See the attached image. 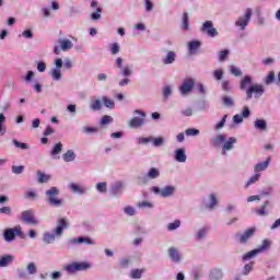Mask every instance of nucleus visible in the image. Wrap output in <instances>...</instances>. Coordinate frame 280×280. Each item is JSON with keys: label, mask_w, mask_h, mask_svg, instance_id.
Segmentation results:
<instances>
[{"label": "nucleus", "mask_w": 280, "mask_h": 280, "mask_svg": "<svg viewBox=\"0 0 280 280\" xmlns=\"http://www.w3.org/2000/svg\"><path fill=\"white\" fill-rule=\"evenodd\" d=\"M58 196H60V189H58V187H51L50 189L46 190V197H47L48 203L51 207L62 206V199L58 198Z\"/></svg>", "instance_id": "f257e3e1"}, {"label": "nucleus", "mask_w": 280, "mask_h": 280, "mask_svg": "<svg viewBox=\"0 0 280 280\" xmlns=\"http://www.w3.org/2000/svg\"><path fill=\"white\" fill-rule=\"evenodd\" d=\"M89 268H91V264L89 262H72L67 265L65 270H67L69 275H75V272L89 270Z\"/></svg>", "instance_id": "f03ea898"}, {"label": "nucleus", "mask_w": 280, "mask_h": 280, "mask_svg": "<svg viewBox=\"0 0 280 280\" xmlns=\"http://www.w3.org/2000/svg\"><path fill=\"white\" fill-rule=\"evenodd\" d=\"M194 86H196V80L191 78L185 79L179 88L180 95H189L194 91Z\"/></svg>", "instance_id": "7ed1b4c3"}, {"label": "nucleus", "mask_w": 280, "mask_h": 280, "mask_svg": "<svg viewBox=\"0 0 280 280\" xmlns=\"http://www.w3.org/2000/svg\"><path fill=\"white\" fill-rule=\"evenodd\" d=\"M135 114L141 116L142 118H139V117L131 118L129 120V128H141V126L145 124V114L140 109H136Z\"/></svg>", "instance_id": "20e7f679"}, {"label": "nucleus", "mask_w": 280, "mask_h": 280, "mask_svg": "<svg viewBox=\"0 0 280 280\" xmlns=\"http://www.w3.org/2000/svg\"><path fill=\"white\" fill-rule=\"evenodd\" d=\"M264 85L261 84L252 85L246 91V100H253V94L256 97H261V95H264Z\"/></svg>", "instance_id": "39448f33"}, {"label": "nucleus", "mask_w": 280, "mask_h": 280, "mask_svg": "<svg viewBox=\"0 0 280 280\" xmlns=\"http://www.w3.org/2000/svg\"><path fill=\"white\" fill-rule=\"evenodd\" d=\"M16 235L22 236L23 232L21 231V226H16V228H9L4 231L3 236L5 242H13V240L16 238Z\"/></svg>", "instance_id": "423d86ee"}, {"label": "nucleus", "mask_w": 280, "mask_h": 280, "mask_svg": "<svg viewBox=\"0 0 280 280\" xmlns=\"http://www.w3.org/2000/svg\"><path fill=\"white\" fill-rule=\"evenodd\" d=\"M201 32L202 34H207L210 38H215V36H218V30L213 27V22L211 21H206L202 24Z\"/></svg>", "instance_id": "0eeeda50"}, {"label": "nucleus", "mask_w": 280, "mask_h": 280, "mask_svg": "<svg viewBox=\"0 0 280 280\" xmlns=\"http://www.w3.org/2000/svg\"><path fill=\"white\" fill-rule=\"evenodd\" d=\"M253 16V10L247 9L245 11V15L243 18H240L236 22L235 25L237 27H241V30H246V26L248 25L250 18Z\"/></svg>", "instance_id": "6e6552de"}, {"label": "nucleus", "mask_w": 280, "mask_h": 280, "mask_svg": "<svg viewBox=\"0 0 280 280\" xmlns=\"http://www.w3.org/2000/svg\"><path fill=\"white\" fill-rule=\"evenodd\" d=\"M22 222L31 224V226H36V224H38V220L34 217L33 210H25L22 212Z\"/></svg>", "instance_id": "1a4fd4ad"}, {"label": "nucleus", "mask_w": 280, "mask_h": 280, "mask_svg": "<svg viewBox=\"0 0 280 280\" xmlns=\"http://www.w3.org/2000/svg\"><path fill=\"white\" fill-rule=\"evenodd\" d=\"M255 231H257L256 228H249L245 231L244 234H241L238 237V241L241 244H246L250 237L255 235Z\"/></svg>", "instance_id": "9d476101"}, {"label": "nucleus", "mask_w": 280, "mask_h": 280, "mask_svg": "<svg viewBox=\"0 0 280 280\" xmlns=\"http://www.w3.org/2000/svg\"><path fill=\"white\" fill-rule=\"evenodd\" d=\"M75 244H88V245H93L95 243H93V240L89 238V237H79V238H71L69 242H68V245L69 246H73Z\"/></svg>", "instance_id": "9b49d317"}, {"label": "nucleus", "mask_w": 280, "mask_h": 280, "mask_svg": "<svg viewBox=\"0 0 280 280\" xmlns=\"http://www.w3.org/2000/svg\"><path fill=\"white\" fill-rule=\"evenodd\" d=\"M67 226H69L67 219H65V218L59 219L58 225L55 230L56 235H62V231H65V229H67Z\"/></svg>", "instance_id": "f8f14e48"}, {"label": "nucleus", "mask_w": 280, "mask_h": 280, "mask_svg": "<svg viewBox=\"0 0 280 280\" xmlns=\"http://www.w3.org/2000/svg\"><path fill=\"white\" fill-rule=\"evenodd\" d=\"M168 256L175 264H178V261H180V252H178L176 247L168 248Z\"/></svg>", "instance_id": "ddd939ff"}, {"label": "nucleus", "mask_w": 280, "mask_h": 280, "mask_svg": "<svg viewBox=\"0 0 280 280\" xmlns=\"http://www.w3.org/2000/svg\"><path fill=\"white\" fill-rule=\"evenodd\" d=\"M268 165H270V158H267L265 162L256 164L254 167V172L256 174H259V172H265V170H268Z\"/></svg>", "instance_id": "4468645a"}, {"label": "nucleus", "mask_w": 280, "mask_h": 280, "mask_svg": "<svg viewBox=\"0 0 280 280\" xmlns=\"http://www.w3.org/2000/svg\"><path fill=\"white\" fill-rule=\"evenodd\" d=\"M91 8H96V13L91 14L92 21H100L102 19V8L97 7V1H92Z\"/></svg>", "instance_id": "2eb2a0df"}, {"label": "nucleus", "mask_w": 280, "mask_h": 280, "mask_svg": "<svg viewBox=\"0 0 280 280\" xmlns=\"http://www.w3.org/2000/svg\"><path fill=\"white\" fill-rule=\"evenodd\" d=\"M175 161H177V163H185V161H187V154H185V149L176 150Z\"/></svg>", "instance_id": "dca6fc26"}, {"label": "nucleus", "mask_w": 280, "mask_h": 280, "mask_svg": "<svg viewBox=\"0 0 280 280\" xmlns=\"http://www.w3.org/2000/svg\"><path fill=\"white\" fill-rule=\"evenodd\" d=\"M234 143H237V138H235V137L229 138V140L223 144V148H222L223 154L229 152V150H233Z\"/></svg>", "instance_id": "f3484780"}, {"label": "nucleus", "mask_w": 280, "mask_h": 280, "mask_svg": "<svg viewBox=\"0 0 280 280\" xmlns=\"http://www.w3.org/2000/svg\"><path fill=\"white\" fill-rule=\"evenodd\" d=\"M59 45L61 51H69V49H73V42H71L70 39H60Z\"/></svg>", "instance_id": "a211bd4d"}, {"label": "nucleus", "mask_w": 280, "mask_h": 280, "mask_svg": "<svg viewBox=\"0 0 280 280\" xmlns=\"http://www.w3.org/2000/svg\"><path fill=\"white\" fill-rule=\"evenodd\" d=\"M14 261V256L12 255H7L0 258V268H5L10 266Z\"/></svg>", "instance_id": "6ab92c4d"}, {"label": "nucleus", "mask_w": 280, "mask_h": 280, "mask_svg": "<svg viewBox=\"0 0 280 280\" xmlns=\"http://www.w3.org/2000/svg\"><path fill=\"white\" fill-rule=\"evenodd\" d=\"M174 191H176L174 186H166L161 190V196L162 198H170V196L174 195Z\"/></svg>", "instance_id": "aec40b11"}, {"label": "nucleus", "mask_w": 280, "mask_h": 280, "mask_svg": "<svg viewBox=\"0 0 280 280\" xmlns=\"http://www.w3.org/2000/svg\"><path fill=\"white\" fill-rule=\"evenodd\" d=\"M62 160L65 163H71L72 161H75V152H73V150H68L66 153H63Z\"/></svg>", "instance_id": "412c9836"}, {"label": "nucleus", "mask_w": 280, "mask_h": 280, "mask_svg": "<svg viewBox=\"0 0 280 280\" xmlns=\"http://www.w3.org/2000/svg\"><path fill=\"white\" fill-rule=\"evenodd\" d=\"M182 30L188 31L189 30V13L184 12L182 18Z\"/></svg>", "instance_id": "4be33fe9"}, {"label": "nucleus", "mask_w": 280, "mask_h": 280, "mask_svg": "<svg viewBox=\"0 0 280 280\" xmlns=\"http://www.w3.org/2000/svg\"><path fill=\"white\" fill-rule=\"evenodd\" d=\"M202 45V43H200V40H191L188 43V49L190 51V54H194V51L200 49V46Z\"/></svg>", "instance_id": "5701e85b"}, {"label": "nucleus", "mask_w": 280, "mask_h": 280, "mask_svg": "<svg viewBox=\"0 0 280 280\" xmlns=\"http://www.w3.org/2000/svg\"><path fill=\"white\" fill-rule=\"evenodd\" d=\"M254 126L256 130H266L268 128V125L264 119H256Z\"/></svg>", "instance_id": "b1692460"}, {"label": "nucleus", "mask_w": 280, "mask_h": 280, "mask_svg": "<svg viewBox=\"0 0 280 280\" xmlns=\"http://www.w3.org/2000/svg\"><path fill=\"white\" fill-rule=\"evenodd\" d=\"M176 60V54L174 51H168L166 57L163 59L164 65H172Z\"/></svg>", "instance_id": "393cba45"}, {"label": "nucleus", "mask_w": 280, "mask_h": 280, "mask_svg": "<svg viewBox=\"0 0 280 280\" xmlns=\"http://www.w3.org/2000/svg\"><path fill=\"white\" fill-rule=\"evenodd\" d=\"M223 273H222V269H213L210 272V280H220L222 279Z\"/></svg>", "instance_id": "a878e982"}, {"label": "nucleus", "mask_w": 280, "mask_h": 280, "mask_svg": "<svg viewBox=\"0 0 280 280\" xmlns=\"http://www.w3.org/2000/svg\"><path fill=\"white\" fill-rule=\"evenodd\" d=\"M44 242L45 244H54L56 242V235L49 232L44 234Z\"/></svg>", "instance_id": "bb28decb"}, {"label": "nucleus", "mask_w": 280, "mask_h": 280, "mask_svg": "<svg viewBox=\"0 0 280 280\" xmlns=\"http://www.w3.org/2000/svg\"><path fill=\"white\" fill-rule=\"evenodd\" d=\"M257 255H259V252L257 249H253L243 255L242 259L243 261H248V259H253V257H257Z\"/></svg>", "instance_id": "cd10ccee"}, {"label": "nucleus", "mask_w": 280, "mask_h": 280, "mask_svg": "<svg viewBox=\"0 0 280 280\" xmlns=\"http://www.w3.org/2000/svg\"><path fill=\"white\" fill-rule=\"evenodd\" d=\"M252 82H253V79H250V77H244L240 85L241 91H244L246 86L250 85Z\"/></svg>", "instance_id": "c85d7f7f"}, {"label": "nucleus", "mask_w": 280, "mask_h": 280, "mask_svg": "<svg viewBox=\"0 0 280 280\" xmlns=\"http://www.w3.org/2000/svg\"><path fill=\"white\" fill-rule=\"evenodd\" d=\"M102 102H103L104 106H106V108H115V101L114 100H110L106 96H103Z\"/></svg>", "instance_id": "c756f323"}, {"label": "nucleus", "mask_w": 280, "mask_h": 280, "mask_svg": "<svg viewBox=\"0 0 280 280\" xmlns=\"http://www.w3.org/2000/svg\"><path fill=\"white\" fill-rule=\"evenodd\" d=\"M268 248H270V241L264 240L261 245L256 248V250H258V253H264V250H268Z\"/></svg>", "instance_id": "7c9ffc66"}, {"label": "nucleus", "mask_w": 280, "mask_h": 280, "mask_svg": "<svg viewBox=\"0 0 280 280\" xmlns=\"http://www.w3.org/2000/svg\"><path fill=\"white\" fill-rule=\"evenodd\" d=\"M62 152V144L61 142H58L54 145L52 150L50 151L51 156H56V154H60Z\"/></svg>", "instance_id": "2f4dec72"}, {"label": "nucleus", "mask_w": 280, "mask_h": 280, "mask_svg": "<svg viewBox=\"0 0 280 280\" xmlns=\"http://www.w3.org/2000/svg\"><path fill=\"white\" fill-rule=\"evenodd\" d=\"M224 141H226V137L224 135H220L214 137V139L212 140V144L220 145L221 143H224Z\"/></svg>", "instance_id": "473e14b6"}, {"label": "nucleus", "mask_w": 280, "mask_h": 280, "mask_svg": "<svg viewBox=\"0 0 280 280\" xmlns=\"http://www.w3.org/2000/svg\"><path fill=\"white\" fill-rule=\"evenodd\" d=\"M222 102H223V106H226V107L235 106V102L230 96H223Z\"/></svg>", "instance_id": "72a5a7b5"}, {"label": "nucleus", "mask_w": 280, "mask_h": 280, "mask_svg": "<svg viewBox=\"0 0 280 280\" xmlns=\"http://www.w3.org/2000/svg\"><path fill=\"white\" fill-rule=\"evenodd\" d=\"M259 178H261V174H259V173L254 174V176L248 179L245 187H250V185H254V183H257V180H259Z\"/></svg>", "instance_id": "f704fd0d"}, {"label": "nucleus", "mask_w": 280, "mask_h": 280, "mask_svg": "<svg viewBox=\"0 0 280 280\" xmlns=\"http://www.w3.org/2000/svg\"><path fill=\"white\" fill-rule=\"evenodd\" d=\"M70 189L71 191H73L74 194H84V189L82 188V186L78 185V184H74L72 183L70 185Z\"/></svg>", "instance_id": "c9c22d12"}, {"label": "nucleus", "mask_w": 280, "mask_h": 280, "mask_svg": "<svg viewBox=\"0 0 280 280\" xmlns=\"http://www.w3.org/2000/svg\"><path fill=\"white\" fill-rule=\"evenodd\" d=\"M37 176H38V183H47L51 178V176L45 175L40 171L37 172Z\"/></svg>", "instance_id": "e433bc0d"}, {"label": "nucleus", "mask_w": 280, "mask_h": 280, "mask_svg": "<svg viewBox=\"0 0 280 280\" xmlns=\"http://www.w3.org/2000/svg\"><path fill=\"white\" fill-rule=\"evenodd\" d=\"M142 275H143V270H141V269H133L130 272L131 279H141Z\"/></svg>", "instance_id": "4c0bfd02"}, {"label": "nucleus", "mask_w": 280, "mask_h": 280, "mask_svg": "<svg viewBox=\"0 0 280 280\" xmlns=\"http://www.w3.org/2000/svg\"><path fill=\"white\" fill-rule=\"evenodd\" d=\"M160 172L156 170V168H151L150 171H149V173H148V178H152V179H154V178H159V176H160Z\"/></svg>", "instance_id": "58836bf2"}, {"label": "nucleus", "mask_w": 280, "mask_h": 280, "mask_svg": "<svg viewBox=\"0 0 280 280\" xmlns=\"http://www.w3.org/2000/svg\"><path fill=\"white\" fill-rule=\"evenodd\" d=\"M185 135L187 137H196V136L200 135V130L194 129V128H189V129H186Z\"/></svg>", "instance_id": "ea45409f"}, {"label": "nucleus", "mask_w": 280, "mask_h": 280, "mask_svg": "<svg viewBox=\"0 0 280 280\" xmlns=\"http://www.w3.org/2000/svg\"><path fill=\"white\" fill-rule=\"evenodd\" d=\"M268 205H269V201H265L262 207L256 210V213L258 215H267L266 209H267Z\"/></svg>", "instance_id": "a19ab883"}, {"label": "nucleus", "mask_w": 280, "mask_h": 280, "mask_svg": "<svg viewBox=\"0 0 280 280\" xmlns=\"http://www.w3.org/2000/svg\"><path fill=\"white\" fill-rule=\"evenodd\" d=\"M90 108H91L92 110H102V101H100V100L94 101V102L91 104Z\"/></svg>", "instance_id": "79ce46f5"}, {"label": "nucleus", "mask_w": 280, "mask_h": 280, "mask_svg": "<svg viewBox=\"0 0 280 280\" xmlns=\"http://www.w3.org/2000/svg\"><path fill=\"white\" fill-rule=\"evenodd\" d=\"M272 82H275V71H270L265 78V84H272Z\"/></svg>", "instance_id": "37998d69"}, {"label": "nucleus", "mask_w": 280, "mask_h": 280, "mask_svg": "<svg viewBox=\"0 0 280 280\" xmlns=\"http://www.w3.org/2000/svg\"><path fill=\"white\" fill-rule=\"evenodd\" d=\"M253 266H255L254 261H250L249 264L245 265L243 269V275H249L250 270H253Z\"/></svg>", "instance_id": "c03bdc74"}, {"label": "nucleus", "mask_w": 280, "mask_h": 280, "mask_svg": "<svg viewBox=\"0 0 280 280\" xmlns=\"http://www.w3.org/2000/svg\"><path fill=\"white\" fill-rule=\"evenodd\" d=\"M26 270L30 275H36L37 272L36 265L34 262H30L26 267Z\"/></svg>", "instance_id": "a18cd8bd"}, {"label": "nucleus", "mask_w": 280, "mask_h": 280, "mask_svg": "<svg viewBox=\"0 0 280 280\" xmlns=\"http://www.w3.org/2000/svg\"><path fill=\"white\" fill-rule=\"evenodd\" d=\"M15 148H21V150H27L30 145L27 143L19 142L16 139L13 140Z\"/></svg>", "instance_id": "49530a36"}, {"label": "nucleus", "mask_w": 280, "mask_h": 280, "mask_svg": "<svg viewBox=\"0 0 280 280\" xmlns=\"http://www.w3.org/2000/svg\"><path fill=\"white\" fill-rule=\"evenodd\" d=\"M119 50H120L119 44L113 43L110 45V51H112L113 56H117V54H119Z\"/></svg>", "instance_id": "de8ad7c7"}, {"label": "nucleus", "mask_w": 280, "mask_h": 280, "mask_svg": "<svg viewBox=\"0 0 280 280\" xmlns=\"http://www.w3.org/2000/svg\"><path fill=\"white\" fill-rule=\"evenodd\" d=\"M113 117L105 115L101 119V126H106V124H112Z\"/></svg>", "instance_id": "09e8293b"}, {"label": "nucleus", "mask_w": 280, "mask_h": 280, "mask_svg": "<svg viewBox=\"0 0 280 280\" xmlns=\"http://www.w3.org/2000/svg\"><path fill=\"white\" fill-rule=\"evenodd\" d=\"M24 171H25V166H23V165L12 166V173L13 174H23Z\"/></svg>", "instance_id": "8fccbe9b"}, {"label": "nucleus", "mask_w": 280, "mask_h": 280, "mask_svg": "<svg viewBox=\"0 0 280 280\" xmlns=\"http://www.w3.org/2000/svg\"><path fill=\"white\" fill-rule=\"evenodd\" d=\"M163 143H165V139H163L162 137L155 138L153 140V145L155 148H161V145H163Z\"/></svg>", "instance_id": "3c124183"}, {"label": "nucleus", "mask_w": 280, "mask_h": 280, "mask_svg": "<svg viewBox=\"0 0 280 280\" xmlns=\"http://www.w3.org/2000/svg\"><path fill=\"white\" fill-rule=\"evenodd\" d=\"M232 75H235L236 78H240V75H242V70H240V68L231 66L230 69Z\"/></svg>", "instance_id": "603ef678"}, {"label": "nucleus", "mask_w": 280, "mask_h": 280, "mask_svg": "<svg viewBox=\"0 0 280 280\" xmlns=\"http://www.w3.org/2000/svg\"><path fill=\"white\" fill-rule=\"evenodd\" d=\"M138 207L140 209H152L153 205L150 201H142V202L138 203Z\"/></svg>", "instance_id": "864d4df0"}, {"label": "nucleus", "mask_w": 280, "mask_h": 280, "mask_svg": "<svg viewBox=\"0 0 280 280\" xmlns=\"http://www.w3.org/2000/svg\"><path fill=\"white\" fill-rule=\"evenodd\" d=\"M51 77L54 78V80H60V78H62V73L60 72V69H54L51 72Z\"/></svg>", "instance_id": "5fc2aeb1"}, {"label": "nucleus", "mask_w": 280, "mask_h": 280, "mask_svg": "<svg viewBox=\"0 0 280 280\" xmlns=\"http://www.w3.org/2000/svg\"><path fill=\"white\" fill-rule=\"evenodd\" d=\"M228 56H229V49L220 51L219 52V60H220V62H224V60H226Z\"/></svg>", "instance_id": "6e6d98bb"}, {"label": "nucleus", "mask_w": 280, "mask_h": 280, "mask_svg": "<svg viewBox=\"0 0 280 280\" xmlns=\"http://www.w3.org/2000/svg\"><path fill=\"white\" fill-rule=\"evenodd\" d=\"M226 117H229V115H224L223 118L221 119V121H219L215 125L217 130H220L221 128H224V124H226Z\"/></svg>", "instance_id": "4d7b16f0"}, {"label": "nucleus", "mask_w": 280, "mask_h": 280, "mask_svg": "<svg viewBox=\"0 0 280 280\" xmlns=\"http://www.w3.org/2000/svg\"><path fill=\"white\" fill-rule=\"evenodd\" d=\"M180 226V221L176 220L173 223L168 224V231H176Z\"/></svg>", "instance_id": "13d9d810"}, {"label": "nucleus", "mask_w": 280, "mask_h": 280, "mask_svg": "<svg viewBox=\"0 0 280 280\" xmlns=\"http://www.w3.org/2000/svg\"><path fill=\"white\" fill-rule=\"evenodd\" d=\"M96 189L101 194H106V183H98V184H96Z\"/></svg>", "instance_id": "bf43d9fd"}, {"label": "nucleus", "mask_w": 280, "mask_h": 280, "mask_svg": "<svg viewBox=\"0 0 280 280\" xmlns=\"http://www.w3.org/2000/svg\"><path fill=\"white\" fill-rule=\"evenodd\" d=\"M224 75V71H222V69H219V70H214L213 71V77L217 79V80H222Z\"/></svg>", "instance_id": "052dcab7"}, {"label": "nucleus", "mask_w": 280, "mask_h": 280, "mask_svg": "<svg viewBox=\"0 0 280 280\" xmlns=\"http://www.w3.org/2000/svg\"><path fill=\"white\" fill-rule=\"evenodd\" d=\"M215 205H218V199L215 198V195H210V205H209V209H213V207H215Z\"/></svg>", "instance_id": "680f3d73"}, {"label": "nucleus", "mask_w": 280, "mask_h": 280, "mask_svg": "<svg viewBox=\"0 0 280 280\" xmlns=\"http://www.w3.org/2000/svg\"><path fill=\"white\" fill-rule=\"evenodd\" d=\"M170 95H172V88H170V85H167L163 90V96L165 97V100H167L170 97Z\"/></svg>", "instance_id": "e2e57ef3"}, {"label": "nucleus", "mask_w": 280, "mask_h": 280, "mask_svg": "<svg viewBox=\"0 0 280 280\" xmlns=\"http://www.w3.org/2000/svg\"><path fill=\"white\" fill-rule=\"evenodd\" d=\"M45 69H47V65L44 61H39L37 63V71H39V73L45 72Z\"/></svg>", "instance_id": "0e129e2a"}, {"label": "nucleus", "mask_w": 280, "mask_h": 280, "mask_svg": "<svg viewBox=\"0 0 280 280\" xmlns=\"http://www.w3.org/2000/svg\"><path fill=\"white\" fill-rule=\"evenodd\" d=\"M233 121H234V124H242V121H244V116L236 114L233 116Z\"/></svg>", "instance_id": "69168bd1"}, {"label": "nucleus", "mask_w": 280, "mask_h": 280, "mask_svg": "<svg viewBox=\"0 0 280 280\" xmlns=\"http://www.w3.org/2000/svg\"><path fill=\"white\" fill-rule=\"evenodd\" d=\"M124 211L127 215H135V208L132 207H125Z\"/></svg>", "instance_id": "338daca9"}, {"label": "nucleus", "mask_w": 280, "mask_h": 280, "mask_svg": "<svg viewBox=\"0 0 280 280\" xmlns=\"http://www.w3.org/2000/svg\"><path fill=\"white\" fill-rule=\"evenodd\" d=\"M207 235V229L199 230L197 233V240H202Z\"/></svg>", "instance_id": "774afa93"}]
</instances>
